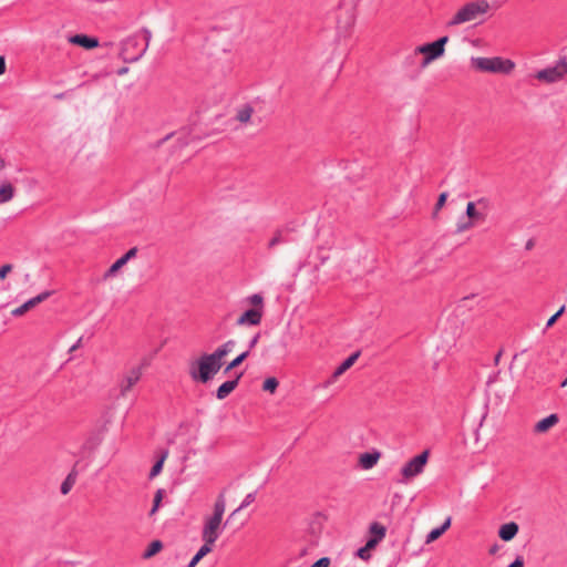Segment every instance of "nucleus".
<instances>
[{"label":"nucleus","mask_w":567,"mask_h":567,"mask_svg":"<svg viewBox=\"0 0 567 567\" xmlns=\"http://www.w3.org/2000/svg\"><path fill=\"white\" fill-rule=\"evenodd\" d=\"M142 368H133L120 383V395L125 396L127 392L141 380Z\"/></svg>","instance_id":"9d476101"},{"label":"nucleus","mask_w":567,"mask_h":567,"mask_svg":"<svg viewBox=\"0 0 567 567\" xmlns=\"http://www.w3.org/2000/svg\"><path fill=\"white\" fill-rule=\"evenodd\" d=\"M373 548L374 547H369V542H367V544L363 547L357 550L355 555L363 560H369L371 558L370 550Z\"/></svg>","instance_id":"2f4dec72"},{"label":"nucleus","mask_w":567,"mask_h":567,"mask_svg":"<svg viewBox=\"0 0 567 567\" xmlns=\"http://www.w3.org/2000/svg\"><path fill=\"white\" fill-rule=\"evenodd\" d=\"M430 457V451L424 450L420 454L415 455L411 458L402 468L401 475L403 481H409L421 473H423L425 465L427 464Z\"/></svg>","instance_id":"0eeeda50"},{"label":"nucleus","mask_w":567,"mask_h":567,"mask_svg":"<svg viewBox=\"0 0 567 567\" xmlns=\"http://www.w3.org/2000/svg\"><path fill=\"white\" fill-rule=\"evenodd\" d=\"M6 69H7V66H6V60H4V56H1V55H0V76H1L2 74H4Z\"/></svg>","instance_id":"49530a36"},{"label":"nucleus","mask_w":567,"mask_h":567,"mask_svg":"<svg viewBox=\"0 0 567 567\" xmlns=\"http://www.w3.org/2000/svg\"><path fill=\"white\" fill-rule=\"evenodd\" d=\"M196 565V563H193V560H190L187 567H195Z\"/></svg>","instance_id":"6e6d98bb"},{"label":"nucleus","mask_w":567,"mask_h":567,"mask_svg":"<svg viewBox=\"0 0 567 567\" xmlns=\"http://www.w3.org/2000/svg\"><path fill=\"white\" fill-rule=\"evenodd\" d=\"M229 372H230V370L226 367V368L224 369V373H225V374H227V373H229Z\"/></svg>","instance_id":"bf43d9fd"},{"label":"nucleus","mask_w":567,"mask_h":567,"mask_svg":"<svg viewBox=\"0 0 567 567\" xmlns=\"http://www.w3.org/2000/svg\"><path fill=\"white\" fill-rule=\"evenodd\" d=\"M360 357V351H357L354 353H352L351 355H349L342 363V369H346V370H349L354 363L355 361L358 360V358Z\"/></svg>","instance_id":"72a5a7b5"},{"label":"nucleus","mask_w":567,"mask_h":567,"mask_svg":"<svg viewBox=\"0 0 567 567\" xmlns=\"http://www.w3.org/2000/svg\"><path fill=\"white\" fill-rule=\"evenodd\" d=\"M499 549V546L497 544H494L493 546L489 547L488 549V553L489 555H495Z\"/></svg>","instance_id":"09e8293b"},{"label":"nucleus","mask_w":567,"mask_h":567,"mask_svg":"<svg viewBox=\"0 0 567 567\" xmlns=\"http://www.w3.org/2000/svg\"><path fill=\"white\" fill-rule=\"evenodd\" d=\"M254 113V107L250 104H245L236 114V120L241 123L249 122Z\"/></svg>","instance_id":"4be33fe9"},{"label":"nucleus","mask_w":567,"mask_h":567,"mask_svg":"<svg viewBox=\"0 0 567 567\" xmlns=\"http://www.w3.org/2000/svg\"><path fill=\"white\" fill-rule=\"evenodd\" d=\"M33 307H35V298H31L30 300H28L25 303H23L22 306L13 309L11 311V313L13 316H22L24 315L27 311H29L30 309H32Z\"/></svg>","instance_id":"393cba45"},{"label":"nucleus","mask_w":567,"mask_h":567,"mask_svg":"<svg viewBox=\"0 0 567 567\" xmlns=\"http://www.w3.org/2000/svg\"><path fill=\"white\" fill-rule=\"evenodd\" d=\"M262 318V309L261 308H251L246 310L238 319L237 324H250L257 326L260 323Z\"/></svg>","instance_id":"9b49d317"},{"label":"nucleus","mask_w":567,"mask_h":567,"mask_svg":"<svg viewBox=\"0 0 567 567\" xmlns=\"http://www.w3.org/2000/svg\"><path fill=\"white\" fill-rule=\"evenodd\" d=\"M12 265L6 264L0 267V280H3L12 271Z\"/></svg>","instance_id":"4c0bfd02"},{"label":"nucleus","mask_w":567,"mask_h":567,"mask_svg":"<svg viewBox=\"0 0 567 567\" xmlns=\"http://www.w3.org/2000/svg\"><path fill=\"white\" fill-rule=\"evenodd\" d=\"M507 567H524V558L522 556H517Z\"/></svg>","instance_id":"79ce46f5"},{"label":"nucleus","mask_w":567,"mask_h":567,"mask_svg":"<svg viewBox=\"0 0 567 567\" xmlns=\"http://www.w3.org/2000/svg\"><path fill=\"white\" fill-rule=\"evenodd\" d=\"M213 544H208L204 542V545L198 549V551L195 554V556L192 558L193 563L198 564V561L208 555L213 550Z\"/></svg>","instance_id":"a878e982"},{"label":"nucleus","mask_w":567,"mask_h":567,"mask_svg":"<svg viewBox=\"0 0 567 567\" xmlns=\"http://www.w3.org/2000/svg\"><path fill=\"white\" fill-rule=\"evenodd\" d=\"M225 496L224 494H219L215 504L213 515L209 516L205 523L202 530V538L204 542L208 544H215L220 535L221 529V520L225 512Z\"/></svg>","instance_id":"7ed1b4c3"},{"label":"nucleus","mask_w":567,"mask_h":567,"mask_svg":"<svg viewBox=\"0 0 567 567\" xmlns=\"http://www.w3.org/2000/svg\"><path fill=\"white\" fill-rule=\"evenodd\" d=\"M451 526V517L446 518V520L440 526V527H436V528H433L426 536V543H432L434 540H436L437 538H440L443 533L449 529Z\"/></svg>","instance_id":"6ab92c4d"},{"label":"nucleus","mask_w":567,"mask_h":567,"mask_svg":"<svg viewBox=\"0 0 567 567\" xmlns=\"http://www.w3.org/2000/svg\"><path fill=\"white\" fill-rule=\"evenodd\" d=\"M558 421H559V419H558L557 414H550V415L542 419L540 421H538L535 424L534 432H536V433H545L550 427L556 425L558 423Z\"/></svg>","instance_id":"dca6fc26"},{"label":"nucleus","mask_w":567,"mask_h":567,"mask_svg":"<svg viewBox=\"0 0 567 567\" xmlns=\"http://www.w3.org/2000/svg\"><path fill=\"white\" fill-rule=\"evenodd\" d=\"M465 213L466 216L468 217V220H472L473 223L475 220H484V216L480 212H477L475 203L473 202L467 203Z\"/></svg>","instance_id":"5701e85b"},{"label":"nucleus","mask_w":567,"mask_h":567,"mask_svg":"<svg viewBox=\"0 0 567 567\" xmlns=\"http://www.w3.org/2000/svg\"><path fill=\"white\" fill-rule=\"evenodd\" d=\"M82 340H83V338L81 337V338L76 341V343H74V344L70 348L69 352H73V351H75L76 349H79V348L81 347V344H82Z\"/></svg>","instance_id":"de8ad7c7"},{"label":"nucleus","mask_w":567,"mask_h":567,"mask_svg":"<svg viewBox=\"0 0 567 567\" xmlns=\"http://www.w3.org/2000/svg\"><path fill=\"white\" fill-rule=\"evenodd\" d=\"M256 494L257 492H252V493H249L246 495L245 499L243 501V503L240 504V506L238 508H236L229 516L233 517L235 514H237L239 511H241L243 508L249 506L252 502H255L256 499Z\"/></svg>","instance_id":"c85d7f7f"},{"label":"nucleus","mask_w":567,"mask_h":567,"mask_svg":"<svg viewBox=\"0 0 567 567\" xmlns=\"http://www.w3.org/2000/svg\"><path fill=\"white\" fill-rule=\"evenodd\" d=\"M196 565V563H193V560H190L187 567H195Z\"/></svg>","instance_id":"4d7b16f0"},{"label":"nucleus","mask_w":567,"mask_h":567,"mask_svg":"<svg viewBox=\"0 0 567 567\" xmlns=\"http://www.w3.org/2000/svg\"><path fill=\"white\" fill-rule=\"evenodd\" d=\"M567 74V60L560 59L554 66L539 70L535 74V79L544 83H556Z\"/></svg>","instance_id":"6e6552de"},{"label":"nucleus","mask_w":567,"mask_h":567,"mask_svg":"<svg viewBox=\"0 0 567 567\" xmlns=\"http://www.w3.org/2000/svg\"><path fill=\"white\" fill-rule=\"evenodd\" d=\"M248 357H249V350L240 353L238 357H236L233 360L234 365L239 367Z\"/></svg>","instance_id":"ea45409f"},{"label":"nucleus","mask_w":567,"mask_h":567,"mask_svg":"<svg viewBox=\"0 0 567 567\" xmlns=\"http://www.w3.org/2000/svg\"><path fill=\"white\" fill-rule=\"evenodd\" d=\"M227 368L231 371L233 369H236L237 367L234 365V362L230 361L228 364H227Z\"/></svg>","instance_id":"864d4df0"},{"label":"nucleus","mask_w":567,"mask_h":567,"mask_svg":"<svg viewBox=\"0 0 567 567\" xmlns=\"http://www.w3.org/2000/svg\"><path fill=\"white\" fill-rule=\"evenodd\" d=\"M260 338V333H257L256 336L252 337V339L249 341V351L256 347L258 340Z\"/></svg>","instance_id":"a18cd8bd"},{"label":"nucleus","mask_w":567,"mask_h":567,"mask_svg":"<svg viewBox=\"0 0 567 567\" xmlns=\"http://www.w3.org/2000/svg\"><path fill=\"white\" fill-rule=\"evenodd\" d=\"M488 9L489 4L485 0L468 2L454 14V17L447 22V27H454L461 23L473 21L480 14L486 13Z\"/></svg>","instance_id":"39448f33"},{"label":"nucleus","mask_w":567,"mask_h":567,"mask_svg":"<svg viewBox=\"0 0 567 567\" xmlns=\"http://www.w3.org/2000/svg\"><path fill=\"white\" fill-rule=\"evenodd\" d=\"M163 548V543L158 539H155L153 542H151L147 546V548L145 549V551L143 553V558H151L153 556H155L156 554H158Z\"/></svg>","instance_id":"412c9836"},{"label":"nucleus","mask_w":567,"mask_h":567,"mask_svg":"<svg viewBox=\"0 0 567 567\" xmlns=\"http://www.w3.org/2000/svg\"><path fill=\"white\" fill-rule=\"evenodd\" d=\"M126 72H127V68H125V66H124V68H122V69H120V70L117 71V74H118V75H122V74H124V73H126Z\"/></svg>","instance_id":"603ef678"},{"label":"nucleus","mask_w":567,"mask_h":567,"mask_svg":"<svg viewBox=\"0 0 567 567\" xmlns=\"http://www.w3.org/2000/svg\"><path fill=\"white\" fill-rule=\"evenodd\" d=\"M241 377L243 373H239L235 379L221 383L216 390V398L218 400L226 399L238 386Z\"/></svg>","instance_id":"4468645a"},{"label":"nucleus","mask_w":567,"mask_h":567,"mask_svg":"<svg viewBox=\"0 0 567 567\" xmlns=\"http://www.w3.org/2000/svg\"><path fill=\"white\" fill-rule=\"evenodd\" d=\"M279 385V381L275 377L267 378L262 383V390L275 393Z\"/></svg>","instance_id":"cd10ccee"},{"label":"nucleus","mask_w":567,"mask_h":567,"mask_svg":"<svg viewBox=\"0 0 567 567\" xmlns=\"http://www.w3.org/2000/svg\"><path fill=\"white\" fill-rule=\"evenodd\" d=\"M76 465H78V463L74 466H76ZM76 477H78V471L75 467H73L61 484V493L63 495H66L71 491V488L73 487V485L76 482Z\"/></svg>","instance_id":"a211bd4d"},{"label":"nucleus","mask_w":567,"mask_h":567,"mask_svg":"<svg viewBox=\"0 0 567 567\" xmlns=\"http://www.w3.org/2000/svg\"><path fill=\"white\" fill-rule=\"evenodd\" d=\"M502 354H503V350L501 349V350L496 353V355H495V359H494L495 364H498V362H499V359H501Z\"/></svg>","instance_id":"3c124183"},{"label":"nucleus","mask_w":567,"mask_h":567,"mask_svg":"<svg viewBox=\"0 0 567 567\" xmlns=\"http://www.w3.org/2000/svg\"><path fill=\"white\" fill-rule=\"evenodd\" d=\"M519 527L515 522L503 524L498 529V537L504 542L512 540L518 533Z\"/></svg>","instance_id":"2eb2a0df"},{"label":"nucleus","mask_w":567,"mask_h":567,"mask_svg":"<svg viewBox=\"0 0 567 567\" xmlns=\"http://www.w3.org/2000/svg\"><path fill=\"white\" fill-rule=\"evenodd\" d=\"M172 136V134H168L166 135L164 138L159 140L157 143H156V147H159L165 141H167L169 137Z\"/></svg>","instance_id":"8fccbe9b"},{"label":"nucleus","mask_w":567,"mask_h":567,"mask_svg":"<svg viewBox=\"0 0 567 567\" xmlns=\"http://www.w3.org/2000/svg\"><path fill=\"white\" fill-rule=\"evenodd\" d=\"M446 199H447V193L446 192H443V193H441L439 195L436 204H435L434 209H433V217H435L437 215V213L442 209V207L446 203Z\"/></svg>","instance_id":"c756f323"},{"label":"nucleus","mask_w":567,"mask_h":567,"mask_svg":"<svg viewBox=\"0 0 567 567\" xmlns=\"http://www.w3.org/2000/svg\"><path fill=\"white\" fill-rule=\"evenodd\" d=\"M163 496H164V489H162V488L157 489L154 495L153 506H152V509L150 513L151 515H153L158 509L161 502L163 499Z\"/></svg>","instance_id":"7c9ffc66"},{"label":"nucleus","mask_w":567,"mask_h":567,"mask_svg":"<svg viewBox=\"0 0 567 567\" xmlns=\"http://www.w3.org/2000/svg\"><path fill=\"white\" fill-rule=\"evenodd\" d=\"M69 42L79 45L81 48H84L86 50H92L99 47V39L95 37H90L87 34L79 33L71 35L69 38Z\"/></svg>","instance_id":"f8f14e48"},{"label":"nucleus","mask_w":567,"mask_h":567,"mask_svg":"<svg viewBox=\"0 0 567 567\" xmlns=\"http://www.w3.org/2000/svg\"><path fill=\"white\" fill-rule=\"evenodd\" d=\"M449 41L447 35H443L437 40L419 45L415 48V53H421L424 55L422 60V66H426L430 62L441 58L445 52V44Z\"/></svg>","instance_id":"423d86ee"},{"label":"nucleus","mask_w":567,"mask_h":567,"mask_svg":"<svg viewBox=\"0 0 567 567\" xmlns=\"http://www.w3.org/2000/svg\"><path fill=\"white\" fill-rule=\"evenodd\" d=\"M380 456V452L362 453L359 457V464L362 468L370 470L378 463Z\"/></svg>","instance_id":"f3484780"},{"label":"nucleus","mask_w":567,"mask_h":567,"mask_svg":"<svg viewBox=\"0 0 567 567\" xmlns=\"http://www.w3.org/2000/svg\"><path fill=\"white\" fill-rule=\"evenodd\" d=\"M168 455V451H163L159 458L153 464L148 477L152 480L156 477L163 470L164 462Z\"/></svg>","instance_id":"aec40b11"},{"label":"nucleus","mask_w":567,"mask_h":567,"mask_svg":"<svg viewBox=\"0 0 567 567\" xmlns=\"http://www.w3.org/2000/svg\"><path fill=\"white\" fill-rule=\"evenodd\" d=\"M472 65L481 72L501 74H509L515 68V63L512 60L501 56L473 58Z\"/></svg>","instance_id":"20e7f679"},{"label":"nucleus","mask_w":567,"mask_h":567,"mask_svg":"<svg viewBox=\"0 0 567 567\" xmlns=\"http://www.w3.org/2000/svg\"><path fill=\"white\" fill-rule=\"evenodd\" d=\"M370 537L367 542H369V547H377L380 542L385 537L386 528L378 523L373 522L369 527Z\"/></svg>","instance_id":"ddd939ff"},{"label":"nucleus","mask_w":567,"mask_h":567,"mask_svg":"<svg viewBox=\"0 0 567 567\" xmlns=\"http://www.w3.org/2000/svg\"><path fill=\"white\" fill-rule=\"evenodd\" d=\"M474 226V223L472 220H467L465 223L457 224L456 233H463Z\"/></svg>","instance_id":"58836bf2"},{"label":"nucleus","mask_w":567,"mask_h":567,"mask_svg":"<svg viewBox=\"0 0 567 567\" xmlns=\"http://www.w3.org/2000/svg\"><path fill=\"white\" fill-rule=\"evenodd\" d=\"M331 560L329 557H321L317 561H315L310 567H329Z\"/></svg>","instance_id":"e433bc0d"},{"label":"nucleus","mask_w":567,"mask_h":567,"mask_svg":"<svg viewBox=\"0 0 567 567\" xmlns=\"http://www.w3.org/2000/svg\"><path fill=\"white\" fill-rule=\"evenodd\" d=\"M137 251H138L137 247H132L121 258L124 259L125 264H127L131 259L136 257Z\"/></svg>","instance_id":"c9c22d12"},{"label":"nucleus","mask_w":567,"mask_h":567,"mask_svg":"<svg viewBox=\"0 0 567 567\" xmlns=\"http://www.w3.org/2000/svg\"><path fill=\"white\" fill-rule=\"evenodd\" d=\"M52 293H53V291H43V292L38 293V303L48 299Z\"/></svg>","instance_id":"37998d69"},{"label":"nucleus","mask_w":567,"mask_h":567,"mask_svg":"<svg viewBox=\"0 0 567 567\" xmlns=\"http://www.w3.org/2000/svg\"><path fill=\"white\" fill-rule=\"evenodd\" d=\"M282 230L277 229L272 236V238L268 243V249H272L275 246L279 245L280 243H284L285 240L281 237Z\"/></svg>","instance_id":"473e14b6"},{"label":"nucleus","mask_w":567,"mask_h":567,"mask_svg":"<svg viewBox=\"0 0 567 567\" xmlns=\"http://www.w3.org/2000/svg\"><path fill=\"white\" fill-rule=\"evenodd\" d=\"M532 247H533V241H532V240H529V241L526 244V248H527V249H530Z\"/></svg>","instance_id":"5fc2aeb1"},{"label":"nucleus","mask_w":567,"mask_h":567,"mask_svg":"<svg viewBox=\"0 0 567 567\" xmlns=\"http://www.w3.org/2000/svg\"><path fill=\"white\" fill-rule=\"evenodd\" d=\"M249 300L250 302L255 306V307H261L262 306V302H264V298L259 293H255L252 295L251 297H249Z\"/></svg>","instance_id":"a19ab883"},{"label":"nucleus","mask_w":567,"mask_h":567,"mask_svg":"<svg viewBox=\"0 0 567 567\" xmlns=\"http://www.w3.org/2000/svg\"><path fill=\"white\" fill-rule=\"evenodd\" d=\"M223 359L216 353H204L189 364L190 378L200 383L209 382L223 367Z\"/></svg>","instance_id":"f257e3e1"},{"label":"nucleus","mask_w":567,"mask_h":567,"mask_svg":"<svg viewBox=\"0 0 567 567\" xmlns=\"http://www.w3.org/2000/svg\"><path fill=\"white\" fill-rule=\"evenodd\" d=\"M566 384H567V379L560 385L565 386Z\"/></svg>","instance_id":"052dcab7"},{"label":"nucleus","mask_w":567,"mask_h":567,"mask_svg":"<svg viewBox=\"0 0 567 567\" xmlns=\"http://www.w3.org/2000/svg\"><path fill=\"white\" fill-rule=\"evenodd\" d=\"M564 312H565V306H561V307L559 308V310H558L556 313H554V315L548 319V321H547V323H546V328H550V327H553V326L556 323V321H557V320L563 316V313H564Z\"/></svg>","instance_id":"f704fd0d"},{"label":"nucleus","mask_w":567,"mask_h":567,"mask_svg":"<svg viewBox=\"0 0 567 567\" xmlns=\"http://www.w3.org/2000/svg\"><path fill=\"white\" fill-rule=\"evenodd\" d=\"M196 565V563H193V560H190L187 567H195Z\"/></svg>","instance_id":"13d9d810"},{"label":"nucleus","mask_w":567,"mask_h":567,"mask_svg":"<svg viewBox=\"0 0 567 567\" xmlns=\"http://www.w3.org/2000/svg\"><path fill=\"white\" fill-rule=\"evenodd\" d=\"M234 346H235V341L234 340H228L224 344L218 347L214 351V353H216L218 357H220V359H224L231 351Z\"/></svg>","instance_id":"bb28decb"},{"label":"nucleus","mask_w":567,"mask_h":567,"mask_svg":"<svg viewBox=\"0 0 567 567\" xmlns=\"http://www.w3.org/2000/svg\"><path fill=\"white\" fill-rule=\"evenodd\" d=\"M126 264L124 262V259H122L121 257L111 265V267L104 272L103 275V279H109L113 276L116 275V272L123 267L125 266Z\"/></svg>","instance_id":"b1692460"},{"label":"nucleus","mask_w":567,"mask_h":567,"mask_svg":"<svg viewBox=\"0 0 567 567\" xmlns=\"http://www.w3.org/2000/svg\"><path fill=\"white\" fill-rule=\"evenodd\" d=\"M4 161L0 156V205L9 202L14 194V188L4 173Z\"/></svg>","instance_id":"1a4fd4ad"},{"label":"nucleus","mask_w":567,"mask_h":567,"mask_svg":"<svg viewBox=\"0 0 567 567\" xmlns=\"http://www.w3.org/2000/svg\"><path fill=\"white\" fill-rule=\"evenodd\" d=\"M152 33L143 28L140 32L128 37L122 42L120 55L124 62H135L146 52Z\"/></svg>","instance_id":"f03ea898"},{"label":"nucleus","mask_w":567,"mask_h":567,"mask_svg":"<svg viewBox=\"0 0 567 567\" xmlns=\"http://www.w3.org/2000/svg\"><path fill=\"white\" fill-rule=\"evenodd\" d=\"M347 370L346 369H342V365L340 364L336 370L334 372L332 373V379L336 380L337 378H339L341 374H343Z\"/></svg>","instance_id":"c03bdc74"}]
</instances>
